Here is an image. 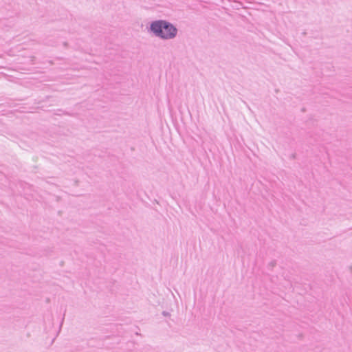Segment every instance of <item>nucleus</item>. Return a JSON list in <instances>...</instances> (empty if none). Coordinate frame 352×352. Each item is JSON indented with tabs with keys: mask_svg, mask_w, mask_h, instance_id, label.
I'll use <instances>...</instances> for the list:
<instances>
[{
	"mask_svg": "<svg viewBox=\"0 0 352 352\" xmlns=\"http://www.w3.org/2000/svg\"><path fill=\"white\" fill-rule=\"evenodd\" d=\"M55 114H56V115H58V116H60V112H59V111H58V113H56Z\"/></svg>",
	"mask_w": 352,
	"mask_h": 352,
	"instance_id": "423d86ee",
	"label": "nucleus"
},
{
	"mask_svg": "<svg viewBox=\"0 0 352 352\" xmlns=\"http://www.w3.org/2000/svg\"><path fill=\"white\" fill-rule=\"evenodd\" d=\"M55 114H56V115H58V116H60V112H59V111H58V113H56Z\"/></svg>",
	"mask_w": 352,
	"mask_h": 352,
	"instance_id": "0eeeda50",
	"label": "nucleus"
},
{
	"mask_svg": "<svg viewBox=\"0 0 352 352\" xmlns=\"http://www.w3.org/2000/svg\"><path fill=\"white\" fill-rule=\"evenodd\" d=\"M295 157H296V155H295V154H292V156H291V157H292V158H293V159H294V158H295Z\"/></svg>",
	"mask_w": 352,
	"mask_h": 352,
	"instance_id": "39448f33",
	"label": "nucleus"
},
{
	"mask_svg": "<svg viewBox=\"0 0 352 352\" xmlns=\"http://www.w3.org/2000/svg\"><path fill=\"white\" fill-rule=\"evenodd\" d=\"M274 265V262H272L271 263V265Z\"/></svg>",
	"mask_w": 352,
	"mask_h": 352,
	"instance_id": "6e6552de",
	"label": "nucleus"
},
{
	"mask_svg": "<svg viewBox=\"0 0 352 352\" xmlns=\"http://www.w3.org/2000/svg\"><path fill=\"white\" fill-rule=\"evenodd\" d=\"M162 315L164 316H169L170 314H169V312L166 311H162Z\"/></svg>",
	"mask_w": 352,
	"mask_h": 352,
	"instance_id": "7ed1b4c3",
	"label": "nucleus"
},
{
	"mask_svg": "<svg viewBox=\"0 0 352 352\" xmlns=\"http://www.w3.org/2000/svg\"><path fill=\"white\" fill-rule=\"evenodd\" d=\"M148 32L155 36L164 40L173 39L177 34V28L170 22L166 20H156L150 23Z\"/></svg>",
	"mask_w": 352,
	"mask_h": 352,
	"instance_id": "f257e3e1",
	"label": "nucleus"
},
{
	"mask_svg": "<svg viewBox=\"0 0 352 352\" xmlns=\"http://www.w3.org/2000/svg\"><path fill=\"white\" fill-rule=\"evenodd\" d=\"M67 45H68V44H67V42H64V43H63V45H64L65 47H67Z\"/></svg>",
	"mask_w": 352,
	"mask_h": 352,
	"instance_id": "20e7f679",
	"label": "nucleus"
},
{
	"mask_svg": "<svg viewBox=\"0 0 352 352\" xmlns=\"http://www.w3.org/2000/svg\"><path fill=\"white\" fill-rule=\"evenodd\" d=\"M58 111H59V112H62V113H63V115H66V116H73V114H72V113H69V112H67V111H63V110H61V109H58Z\"/></svg>",
	"mask_w": 352,
	"mask_h": 352,
	"instance_id": "f03ea898",
	"label": "nucleus"
}]
</instances>
